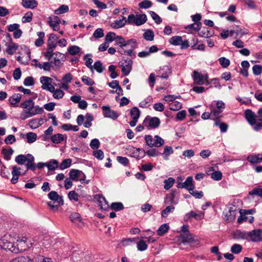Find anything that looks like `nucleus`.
Segmentation results:
<instances>
[{"label": "nucleus", "mask_w": 262, "mask_h": 262, "mask_svg": "<svg viewBox=\"0 0 262 262\" xmlns=\"http://www.w3.org/2000/svg\"><path fill=\"white\" fill-rule=\"evenodd\" d=\"M20 107L24 109L20 114V118L25 120L43 112L42 107L35 105L34 102L31 99L26 100L20 104Z\"/></svg>", "instance_id": "nucleus-1"}, {"label": "nucleus", "mask_w": 262, "mask_h": 262, "mask_svg": "<svg viewBox=\"0 0 262 262\" xmlns=\"http://www.w3.org/2000/svg\"><path fill=\"white\" fill-rule=\"evenodd\" d=\"M245 117L248 122L253 126L255 130H260L262 127V107L259 108L256 115L251 110L245 111Z\"/></svg>", "instance_id": "nucleus-2"}, {"label": "nucleus", "mask_w": 262, "mask_h": 262, "mask_svg": "<svg viewBox=\"0 0 262 262\" xmlns=\"http://www.w3.org/2000/svg\"><path fill=\"white\" fill-rule=\"evenodd\" d=\"M127 46L129 47V49L126 50L124 48V47H122L118 49V52L122 55H127L131 57L135 56V53L134 52V50L138 47L137 40L135 39L128 40Z\"/></svg>", "instance_id": "nucleus-3"}, {"label": "nucleus", "mask_w": 262, "mask_h": 262, "mask_svg": "<svg viewBox=\"0 0 262 262\" xmlns=\"http://www.w3.org/2000/svg\"><path fill=\"white\" fill-rule=\"evenodd\" d=\"M55 55L53 57V59L50 60L53 66V70L56 71L59 69L63 65V62L66 60L64 54L59 52L54 53Z\"/></svg>", "instance_id": "nucleus-4"}, {"label": "nucleus", "mask_w": 262, "mask_h": 262, "mask_svg": "<svg viewBox=\"0 0 262 262\" xmlns=\"http://www.w3.org/2000/svg\"><path fill=\"white\" fill-rule=\"evenodd\" d=\"M192 77L193 80V83L196 85H203L206 83L207 85L209 84L208 82V75H203L201 73L194 71L193 72Z\"/></svg>", "instance_id": "nucleus-5"}, {"label": "nucleus", "mask_w": 262, "mask_h": 262, "mask_svg": "<svg viewBox=\"0 0 262 262\" xmlns=\"http://www.w3.org/2000/svg\"><path fill=\"white\" fill-rule=\"evenodd\" d=\"M40 82L41 83V88L44 90L53 92L54 90V85L53 83V79L47 76H42L40 78Z\"/></svg>", "instance_id": "nucleus-6"}, {"label": "nucleus", "mask_w": 262, "mask_h": 262, "mask_svg": "<svg viewBox=\"0 0 262 262\" xmlns=\"http://www.w3.org/2000/svg\"><path fill=\"white\" fill-rule=\"evenodd\" d=\"M161 121L159 118L157 117H146L143 121V125L148 128H157L160 124Z\"/></svg>", "instance_id": "nucleus-7"}, {"label": "nucleus", "mask_w": 262, "mask_h": 262, "mask_svg": "<svg viewBox=\"0 0 262 262\" xmlns=\"http://www.w3.org/2000/svg\"><path fill=\"white\" fill-rule=\"evenodd\" d=\"M119 66L123 75L127 76L132 70L133 61L128 58L122 60L119 62Z\"/></svg>", "instance_id": "nucleus-8"}, {"label": "nucleus", "mask_w": 262, "mask_h": 262, "mask_svg": "<svg viewBox=\"0 0 262 262\" xmlns=\"http://www.w3.org/2000/svg\"><path fill=\"white\" fill-rule=\"evenodd\" d=\"M3 249L10 251L12 252L17 253L18 251V248H17L13 242H8L6 237H4L2 239L1 244Z\"/></svg>", "instance_id": "nucleus-9"}, {"label": "nucleus", "mask_w": 262, "mask_h": 262, "mask_svg": "<svg viewBox=\"0 0 262 262\" xmlns=\"http://www.w3.org/2000/svg\"><path fill=\"white\" fill-rule=\"evenodd\" d=\"M102 110L104 117L105 118H110L116 120L120 115L116 112L112 110L109 106H103Z\"/></svg>", "instance_id": "nucleus-10"}, {"label": "nucleus", "mask_w": 262, "mask_h": 262, "mask_svg": "<svg viewBox=\"0 0 262 262\" xmlns=\"http://www.w3.org/2000/svg\"><path fill=\"white\" fill-rule=\"evenodd\" d=\"M248 238L253 242H258L262 241V229H255L248 232Z\"/></svg>", "instance_id": "nucleus-11"}, {"label": "nucleus", "mask_w": 262, "mask_h": 262, "mask_svg": "<svg viewBox=\"0 0 262 262\" xmlns=\"http://www.w3.org/2000/svg\"><path fill=\"white\" fill-rule=\"evenodd\" d=\"M48 23L54 31H58L59 30L60 20L58 17L56 16H54L53 17H49L48 18Z\"/></svg>", "instance_id": "nucleus-12"}, {"label": "nucleus", "mask_w": 262, "mask_h": 262, "mask_svg": "<svg viewBox=\"0 0 262 262\" xmlns=\"http://www.w3.org/2000/svg\"><path fill=\"white\" fill-rule=\"evenodd\" d=\"M48 198L52 201L57 202L58 204L62 205L63 201L62 196H59L57 192L55 191H52L48 193Z\"/></svg>", "instance_id": "nucleus-13"}, {"label": "nucleus", "mask_w": 262, "mask_h": 262, "mask_svg": "<svg viewBox=\"0 0 262 262\" xmlns=\"http://www.w3.org/2000/svg\"><path fill=\"white\" fill-rule=\"evenodd\" d=\"M96 196L98 202V206L100 207L102 209L106 210L109 208V205L105 197L102 194H97Z\"/></svg>", "instance_id": "nucleus-14"}, {"label": "nucleus", "mask_w": 262, "mask_h": 262, "mask_svg": "<svg viewBox=\"0 0 262 262\" xmlns=\"http://www.w3.org/2000/svg\"><path fill=\"white\" fill-rule=\"evenodd\" d=\"M58 37L55 34L51 33L49 36L48 40V48L51 49H54L57 46L56 41Z\"/></svg>", "instance_id": "nucleus-15"}, {"label": "nucleus", "mask_w": 262, "mask_h": 262, "mask_svg": "<svg viewBox=\"0 0 262 262\" xmlns=\"http://www.w3.org/2000/svg\"><path fill=\"white\" fill-rule=\"evenodd\" d=\"M247 160L251 164H258L262 162V155L260 154L250 155L247 157Z\"/></svg>", "instance_id": "nucleus-16"}, {"label": "nucleus", "mask_w": 262, "mask_h": 262, "mask_svg": "<svg viewBox=\"0 0 262 262\" xmlns=\"http://www.w3.org/2000/svg\"><path fill=\"white\" fill-rule=\"evenodd\" d=\"M21 96L19 94H14L12 96L10 97L8 101L9 104L13 106L16 107L17 104L19 103L21 100Z\"/></svg>", "instance_id": "nucleus-17"}, {"label": "nucleus", "mask_w": 262, "mask_h": 262, "mask_svg": "<svg viewBox=\"0 0 262 262\" xmlns=\"http://www.w3.org/2000/svg\"><path fill=\"white\" fill-rule=\"evenodd\" d=\"M211 119H218L222 116L223 110L215 108L213 105L210 106Z\"/></svg>", "instance_id": "nucleus-18"}, {"label": "nucleus", "mask_w": 262, "mask_h": 262, "mask_svg": "<svg viewBox=\"0 0 262 262\" xmlns=\"http://www.w3.org/2000/svg\"><path fill=\"white\" fill-rule=\"evenodd\" d=\"M27 162L26 164L27 169L34 171L36 169V165L34 163V158L31 154H27Z\"/></svg>", "instance_id": "nucleus-19"}, {"label": "nucleus", "mask_w": 262, "mask_h": 262, "mask_svg": "<svg viewBox=\"0 0 262 262\" xmlns=\"http://www.w3.org/2000/svg\"><path fill=\"white\" fill-rule=\"evenodd\" d=\"M21 4L24 8L28 9H34L38 5L36 0H22Z\"/></svg>", "instance_id": "nucleus-20"}, {"label": "nucleus", "mask_w": 262, "mask_h": 262, "mask_svg": "<svg viewBox=\"0 0 262 262\" xmlns=\"http://www.w3.org/2000/svg\"><path fill=\"white\" fill-rule=\"evenodd\" d=\"M27 238L23 237L17 240L16 247L18 248V251H24L27 249L28 246L26 245Z\"/></svg>", "instance_id": "nucleus-21"}, {"label": "nucleus", "mask_w": 262, "mask_h": 262, "mask_svg": "<svg viewBox=\"0 0 262 262\" xmlns=\"http://www.w3.org/2000/svg\"><path fill=\"white\" fill-rule=\"evenodd\" d=\"M233 237L234 238L237 239H248V232L237 230L234 232Z\"/></svg>", "instance_id": "nucleus-22"}, {"label": "nucleus", "mask_w": 262, "mask_h": 262, "mask_svg": "<svg viewBox=\"0 0 262 262\" xmlns=\"http://www.w3.org/2000/svg\"><path fill=\"white\" fill-rule=\"evenodd\" d=\"M92 54H87L83 56V60H85V65L89 68L92 72L93 71V67L92 66V63L93 60L92 58Z\"/></svg>", "instance_id": "nucleus-23"}, {"label": "nucleus", "mask_w": 262, "mask_h": 262, "mask_svg": "<svg viewBox=\"0 0 262 262\" xmlns=\"http://www.w3.org/2000/svg\"><path fill=\"white\" fill-rule=\"evenodd\" d=\"M80 174H82L85 178V174L80 170L78 169H72L70 171L69 176L72 180H76L80 177Z\"/></svg>", "instance_id": "nucleus-24"}, {"label": "nucleus", "mask_w": 262, "mask_h": 262, "mask_svg": "<svg viewBox=\"0 0 262 262\" xmlns=\"http://www.w3.org/2000/svg\"><path fill=\"white\" fill-rule=\"evenodd\" d=\"M181 236L183 243L191 244L194 241L193 235L189 233V232L183 233L181 235Z\"/></svg>", "instance_id": "nucleus-25"}, {"label": "nucleus", "mask_w": 262, "mask_h": 262, "mask_svg": "<svg viewBox=\"0 0 262 262\" xmlns=\"http://www.w3.org/2000/svg\"><path fill=\"white\" fill-rule=\"evenodd\" d=\"M183 183L184 185V188L188 190L189 192H190V191H192V190L194 189V186L193 184V178L192 177H188Z\"/></svg>", "instance_id": "nucleus-26"}, {"label": "nucleus", "mask_w": 262, "mask_h": 262, "mask_svg": "<svg viewBox=\"0 0 262 262\" xmlns=\"http://www.w3.org/2000/svg\"><path fill=\"white\" fill-rule=\"evenodd\" d=\"M199 31V35L203 37L208 38L212 36L213 32L206 27H203L202 30H200Z\"/></svg>", "instance_id": "nucleus-27"}, {"label": "nucleus", "mask_w": 262, "mask_h": 262, "mask_svg": "<svg viewBox=\"0 0 262 262\" xmlns=\"http://www.w3.org/2000/svg\"><path fill=\"white\" fill-rule=\"evenodd\" d=\"M135 20V25L136 26H141L144 24L146 21V15L145 14L137 15Z\"/></svg>", "instance_id": "nucleus-28"}, {"label": "nucleus", "mask_w": 262, "mask_h": 262, "mask_svg": "<svg viewBox=\"0 0 262 262\" xmlns=\"http://www.w3.org/2000/svg\"><path fill=\"white\" fill-rule=\"evenodd\" d=\"M126 24V17L124 16L122 17L121 19H117L114 21L113 26L114 28L118 29L124 27Z\"/></svg>", "instance_id": "nucleus-29"}, {"label": "nucleus", "mask_w": 262, "mask_h": 262, "mask_svg": "<svg viewBox=\"0 0 262 262\" xmlns=\"http://www.w3.org/2000/svg\"><path fill=\"white\" fill-rule=\"evenodd\" d=\"M64 136L61 134H57L53 135L51 140V141L55 144H59L64 140Z\"/></svg>", "instance_id": "nucleus-30"}, {"label": "nucleus", "mask_w": 262, "mask_h": 262, "mask_svg": "<svg viewBox=\"0 0 262 262\" xmlns=\"http://www.w3.org/2000/svg\"><path fill=\"white\" fill-rule=\"evenodd\" d=\"M169 229V227L167 224H163L157 230V234L159 236H162L167 233Z\"/></svg>", "instance_id": "nucleus-31"}, {"label": "nucleus", "mask_w": 262, "mask_h": 262, "mask_svg": "<svg viewBox=\"0 0 262 262\" xmlns=\"http://www.w3.org/2000/svg\"><path fill=\"white\" fill-rule=\"evenodd\" d=\"M130 115L132 119L138 120L140 116V112L137 107H134L130 110Z\"/></svg>", "instance_id": "nucleus-32"}, {"label": "nucleus", "mask_w": 262, "mask_h": 262, "mask_svg": "<svg viewBox=\"0 0 262 262\" xmlns=\"http://www.w3.org/2000/svg\"><path fill=\"white\" fill-rule=\"evenodd\" d=\"M50 92L53 93V97L56 99H61L64 95V93L60 89H55L54 88V91Z\"/></svg>", "instance_id": "nucleus-33"}, {"label": "nucleus", "mask_w": 262, "mask_h": 262, "mask_svg": "<svg viewBox=\"0 0 262 262\" xmlns=\"http://www.w3.org/2000/svg\"><path fill=\"white\" fill-rule=\"evenodd\" d=\"M116 41L117 45L119 46V48H121L122 47H127V43L128 42L127 41H125L124 38L121 36H116V39H115Z\"/></svg>", "instance_id": "nucleus-34"}, {"label": "nucleus", "mask_w": 262, "mask_h": 262, "mask_svg": "<svg viewBox=\"0 0 262 262\" xmlns=\"http://www.w3.org/2000/svg\"><path fill=\"white\" fill-rule=\"evenodd\" d=\"M18 48V45L15 43H12L7 46L6 52L9 55H13L16 51Z\"/></svg>", "instance_id": "nucleus-35"}, {"label": "nucleus", "mask_w": 262, "mask_h": 262, "mask_svg": "<svg viewBox=\"0 0 262 262\" xmlns=\"http://www.w3.org/2000/svg\"><path fill=\"white\" fill-rule=\"evenodd\" d=\"M214 125L216 126H219L220 128V130L222 133H225L227 131L228 125L225 123H223L220 121L218 119H216Z\"/></svg>", "instance_id": "nucleus-36"}, {"label": "nucleus", "mask_w": 262, "mask_h": 262, "mask_svg": "<svg viewBox=\"0 0 262 262\" xmlns=\"http://www.w3.org/2000/svg\"><path fill=\"white\" fill-rule=\"evenodd\" d=\"M182 42V37L180 36H173L169 39V43L173 46H178Z\"/></svg>", "instance_id": "nucleus-37"}, {"label": "nucleus", "mask_w": 262, "mask_h": 262, "mask_svg": "<svg viewBox=\"0 0 262 262\" xmlns=\"http://www.w3.org/2000/svg\"><path fill=\"white\" fill-rule=\"evenodd\" d=\"M143 36L146 40L152 41L154 39V33L151 30H147L143 33Z\"/></svg>", "instance_id": "nucleus-38"}, {"label": "nucleus", "mask_w": 262, "mask_h": 262, "mask_svg": "<svg viewBox=\"0 0 262 262\" xmlns=\"http://www.w3.org/2000/svg\"><path fill=\"white\" fill-rule=\"evenodd\" d=\"M26 138L28 143H32L36 140L37 135L34 133L29 132L26 134Z\"/></svg>", "instance_id": "nucleus-39"}, {"label": "nucleus", "mask_w": 262, "mask_h": 262, "mask_svg": "<svg viewBox=\"0 0 262 262\" xmlns=\"http://www.w3.org/2000/svg\"><path fill=\"white\" fill-rule=\"evenodd\" d=\"M152 6V3L149 0H143L138 4V6L141 9H148Z\"/></svg>", "instance_id": "nucleus-40"}, {"label": "nucleus", "mask_w": 262, "mask_h": 262, "mask_svg": "<svg viewBox=\"0 0 262 262\" xmlns=\"http://www.w3.org/2000/svg\"><path fill=\"white\" fill-rule=\"evenodd\" d=\"M61 128L66 131L72 130L77 132L79 130V127L77 125H73L71 124H64L61 126Z\"/></svg>", "instance_id": "nucleus-41"}, {"label": "nucleus", "mask_w": 262, "mask_h": 262, "mask_svg": "<svg viewBox=\"0 0 262 262\" xmlns=\"http://www.w3.org/2000/svg\"><path fill=\"white\" fill-rule=\"evenodd\" d=\"M93 67V69H95L99 73H102L104 69V68L100 60H98L95 62Z\"/></svg>", "instance_id": "nucleus-42"}, {"label": "nucleus", "mask_w": 262, "mask_h": 262, "mask_svg": "<svg viewBox=\"0 0 262 262\" xmlns=\"http://www.w3.org/2000/svg\"><path fill=\"white\" fill-rule=\"evenodd\" d=\"M72 160L71 159H64L61 163L59 168L61 170H64L71 166Z\"/></svg>", "instance_id": "nucleus-43"}, {"label": "nucleus", "mask_w": 262, "mask_h": 262, "mask_svg": "<svg viewBox=\"0 0 262 262\" xmlns=\"http://www.w3.org/2000/svg\"><path fill=\"white\" fill-rule=\"evenodd\" d=\"M164 144V141L162 138L158 135H156L154 137V146L156 147H161Z\"/></svg>", "instance_id": "nucleus-44"}, {"label": "nucleus", "mask_w": 262, "mask_h": 262, "mask_svg": "<svg viewBox=\"0 0 262 262\" xmlns=\"http://www.w3.org/2000/svg\"><path fill=\"white\" fill-rule=\"evenodd\" d=\"M39 68L40 69H43L45 71L50 72L51 68L53 69V66L51 61L45 62L43 64L39 65Z\"/></svg>", "instance_id": "nucleus-45"}, {"label": "nucleus", "mask_w": 262, "mask_h": 262, "mask_svg": "<svg viewBox=\"0 0 262 262\" xmlns=\"http://www.w3.org/2000/svg\"><path fill=\"white\" fill-rule=\"evenodd\" d=\"M70 220L74 223H78L81 222L80 215L77 212L72 213L70 216Z\"/></svg>", "instance_id": "nucleus-46"}, {"label": "nucleus", "mask_w": 262, "mask_h": 262, "mask_svg": "<svg viewBox=\"0 0 262 262\" xmlns=\"http://www.w3.org/2000/svg\"><path fill=\"white\" fill-rule=\"evenodd\" d=\"M27 160V156L24 155H19L15 157V161L19 165H23Z\"/></svg>", "instance_id": "nucleus-47"}, {"label": "nucleus", "mask_w": 262, "mask_h": 262, "mask_svg": "<svg viewBox=\"0 0 262 262\" xmlns=\"http://www.w3.org/2000/svg\"><path fill=\"white\" fill-rule=\"evenodd\" d=\"M58 161L56 160H53L48 163H47L46 166L50 170H54L58 167Z\"/></svg>", "instance_id": "nucleus-48"}, {"label": "nucleus", "mask_w": 262, "mask_h": 262, "mask_svg": "<svg viewBox=\"0 0 262 262\" xmlns=\"http://www.w3.org/2000/svg\"><path fill=\"white\" fill-rule=\"evenodd\" d=\"M181 107V103L177 101H174L169 104V109L172 111H178L180 110Z\"/></svg>", "instance_id": "nucleus-49"}, {"label": "nucleus", "mask_w": 262, "mask_h": 262, "mask_svg": "<svg viewBox=\"0 0 262 262\" xmlns=\"http://www.w3.org/2000/svg\"><path fill=\"white\" fill-rule=\"evenodd\" d=\"M145 154L148 156L151 157H158L162 154L156 148H152L145 151Z\"/></svg>", "instance_id": "nucleus-50"}, {"label": "nucleus", "mask_w": 262, "mask_h": 262, "mask_svg": "<svg viewBox=\"0 0 262 262\" xmlns=\"http://www.w3.org/2000/svg\"><path fill=\"white\" fill-rule=\"evenodd\" d=\"M41 123L37 119H31L29 123V126L32 129H36L41 126Z\"/></svg>", "instance_id": "nucleus-51"}, {"label": "nucleus", "mask_w": 262, "mask_h": 262, "mask_svg": "<svg viewBox=\"0 0 262 262\" xmlns=\"http://www.w3.org/2000/svg\"><path fill=\"white\" fill-rule=\"evenodd\" d=\"M111 208L115 211H120L124 208L123 204L121 202H115L111 205Z\"/></svg>", "instance_id": "nucleus-52"}, {"label": "nucleus", "mask_w": 262, "mask_h": 262, "mask_svg": "<svg viewBox=\"0 0 262 262\" xmlns=\"http://www.w3.org/2000/svg\"><path fill=\"white\" fill-rule=\"evenodd\" d=\"M148 13L156 24H160L161 23L162 19L156 12L152 11H149Z\"/></svg>", "instance_id": "nucleus-53"}, {"label": "nucleus", "mask_w": 262, "mask_h": 262, "mask_svg": "<svg viewBox=\"0 0 262 262\" xmlns=\"http://www.w3.org/2000/svg\"><path fill=\"white\" fill-rule=\"evenodd\" d=\"M147 245L146 242L143 240H140L137 244V247L139 251H143L147 249Z\"/></svg>", "instance_id": "nucleus-54"}, {"label": "nucleus", "mask_w": 262, "mask_h": 262, "mask_svg": "<svg viewBox=\"0 0 262 262\" xmlns=\"http://www.w3.org/2000/svg\"><path fill=\"white\" fill-rule=\"evenodd\" d=\"M14 150L12 148L9 149H3V154L4 156V159L6 160H9L11 158V156L13 155Z\"/></svg>", "instance_id": "nucleus-55"}, {"label": "nucleus", "mask_w": 262, "mask_h": 262, "mask_svg": "<svg viewBox=\"0 0 262 262\" xmlns=\"http://www.w3.org/2000/svg\"><path fill=\"white\" fill-rule=\"evenodd\" d=\"M242 246L237 244H235L232 245L231 248V251L232 253L237 254H239L242 250Z\"/></svg>", "instance_id": "nucleus-56"}, {"label": "nucleus", "mask_w": 262, "mask_h": 262, "mask_svg": "<svg viewBox=\"0 0 262 262\" xmlns=\"http://www.w3.org/2000/svg\"><path fill=\"white\" fill-rule=\"evenodd\" d=\"M174 182V179L172 178H169L168 179L164 181V188L166 190H168L173 185Z\"/></svg>", "instance_id": "nucleus-57"}, {"label": "nucleus", "mask_w": 262, "mask_h": 262, "mask_svg": "<svg viewBox=\"0 0 262 262\" xmlns=\"http://www.w3.org/2000/svg\"><path fill=\"white\" fill-rule=\"evenodd\" d=\"M174 209V206L171 205L167 206L165 209H164L161 212V215L163 217H166L167 216L168 214L170 212H172Z\"/></svg>", "instance_id": "nucleus-58"}, {"label": "nucleus", "mask_w": 262, "mask_h": 262, "mask_svg": "<svg viewBox=\"0 0 262 262\" xmlns=\"http://www.w3.org/2000/svg\"><path fill=\"white\" fill-rule=\"evenodd\" d=\"M69 11V7L67 5H62L59 8L55 10V13L60 14L67 12Z\"/></svg>", "instance_id": "nucleus-59"}, {"label": "nucleus", "mask_w": 262, "mask_h": 262, "mask_svg": "<svg viewBox=\"0 0 262 262\" xmlns=\"http://www.w3.org/2000/svg\"><path fill=\"white\" fill-rule=\"evenodd\" d=\"M79 195L75 191H70L68 193V198L70 201H75L76 202L79 200Z\"/></svg>", "instance_id": "nucleus-60"}, {"label": "nucleus", "mask_w": 262, "mask_h": 262, "mask_svg": "<svg viewBox=\"0 0 262 262\" xmlns=\"http://www.w3.org/2000/svg\"><path fill=\"white\" fill-rule=\"evenodd\" d=\"M54 49H51L48 48V50L46 52L43 53V55L45 58L49 61L52 60V58L55 55L54 53H53Z\"/></svg>", "instance_id": "nucleus-61"}, {"label": "nucleus", "mask_w": 262, "mask_h": 262, "mask_svg": "<svg viewBox=\"0 0 262 262\" xmlns=\"http://www.w3.org/2000/svg\"><path fill=\"white\" fill-rule=\"evenodd\" d=\"M80 51V48L77 46H72L68 49V52L70 55H75Z\"/></svg>", "instance_id": "nucleus-62"}, {"label": "nucleus", "mask_w": 262, "mask_h": 262, "mask_svg": "<svg viewBox=\"0 0 262 262\" xmlns=\"http://www.w3.org/2000/svg\"><path fill=\"white\" fill-rule=\"evenodd\" d=\"M250 195H256L262 197V188L258 187L253 189L249 192Z\"/></svg>", "instance_id": "nucleus-63"}, {"label": "nucleus", "mask_w": 262, "mask_h": 262, "mask_svg": "<svg viewBox=\"0 0 262 262\" xmlns=\"http://www.w3.org/2000/svg\"><path fill=\"white\" fill-rule=\"evenodd\" d=\"M30 260L29 257L27 256H19L13 259L9 262H28Z\"/></svg>", "instance_id": "nucleus-64"}]
</instances>
